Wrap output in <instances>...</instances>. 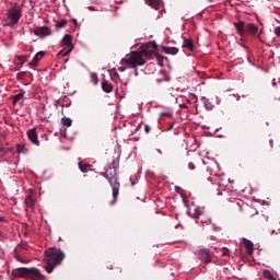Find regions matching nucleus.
<instances>
[{"mask_svg": "<svg viewBox=\"0 0 280 280\" xmlns=\"http://www.w3.org/2000/svg\"><path fill=\"white\" fill-rule=\"evenodd\" d=\"M273 33L276 34V36H280V26L276 27Z\"/></svg>", "mask_w": 280, "mask_h": 280, "instance_id": "473e14b6", "label": "nucleus"}, {"mask_svg": "<svg viewBox=\"0 0 280 280\" xmlns=\"http://www.w3.org/2000/svg\"><path fill=\"white\" fill-rule=\"evenodd\" d=\"M26 279V280H45V276L40 273L38 268H18L11 272V279Z\"/></svg>", "mask_w": 280, "mask_h": 280, "instance_id": "20e7f679", "label": "nucleus"}, {"mask_svg": "<svg viewBox=\"0 0 280 280\" xmlns=\"http://www.w3.org/2000/svg\"><path fill=\"white\" fill-rule=\"evenodd\" d=\"M152 60V58H158L159 65L163 62V56L159 55V52L150 49V45H143L141 50L131 51L126 58L120 60V65H129L131 69H137V67H143L145 65V59Z\"/></svg>", "mask_w": 280, "mask_h": 280, "instance_id": "f257e3e1", "label": "nucleus"}, {"mask_svg": "<svg viewBox=\"0 0 280 280\" xmlns=\"http://www.w3.org/2000/svg\"><path fill=\"white\" fill-rule=\"evenodd\" d=\"M150 130H151V128L149 127V125H145V126H144V131H145V132H150Z\"/></svg>", "mask_w": 280, "mask_h": 280, "instance_id": "f704fd0d", "label": "nucleus"}, {"mask_svg": "<svg viewBox=\"0 0 280 280\" xmlns=\"http://www.w3.org/2000/svg\"><path fill=\"white\" fill-rule=\"evenodd\" d=\"M145 3L154 8V10H161V0H147Z\"/></svg>", "mask_w": 280, "mask_h": 280, "instance_id": "2eb2a0df", "label": "nucleus"}, {"mask_svg": "<svg viewBox=\"0 0 280 280\" xmlns=\"http://www.w3.org/2000/svg\"><path fill=\"white\" fill-rule=\"evenodd\" d=\"M73 37H71V35L69 34H66L61 42H60V46L61 47H66L63 48L60 52H59V56H69V54H71V51H73Z\"/></svg>", "mask_w": 280, "mask_h": 280, "instance_id": "0eeeda50", "label": "nucleus"}, {"mask_svg": "<svg viewBox=\"0 0 280 280\" xmlns=\"http://www.w3.org/2000/svg\"><path fill=\"white\" fill-rule=\"evenodd\" d=\"M162 81H163V80H161V79H158V80H156V82H158L159 84H161Z\"/></svg>", "mask_w": 280, "mask_h": 280, "instance_id": "ea45409f", "label": "nucleus"}, {"mask_svg": "<svg viewBox=\"0 0 280 280\" xmlns=\"http://www.w3.org/2000/svg\"><path fill=\"white\" fill-rule=\"evenodd\" d=\"M102 89L105 93H112L113 92V84H110L108 81L104 80L102 82Z\"/></svg>", "mask_w": 280, "mask_h": 280, "instance_id": "a211bd4d", "label": "nucleus"}, {"mask_svg": "<svg viewBox=\"0 0 280 280\" xmlns=\"http://www.w3.org/2000/svg\"><path fill=\"white\" fill-rule=\"evenodd\" d=\"M61 124H62L63 126H67V127L69 128V127H71V125L73 124V120H71V118L63 117V118L61 119Z\"/></svg>", "mask_w": 280, "mask_h": 280, "instance_id": "bb28decb", "label": "nucleus"}, {"mask_svg": "<svg viewBox=\"0 0 280 280\" xmlns=\"http://www.w3.org/2000/svg\"><path fill=\"white\" fill-rule=\"evenodd\" d=\"M16 152L19 154H27L28 150L25 148V144H16Z\"/></svg>", "mask_w": 280, "mask_h": 280, "instance_id": "b1692460", "label": "nucleus"}, {"mask_svg": "<svg viewBox=\"0 0 280 280\" xmlns=\"http://www.w3.org/2000/svg\"><path fill=\"white\" fill-rule=\"evenodd\" d=\"M118 71H120L121 73H124V71H126V67H119Z\"/></svg>", "mask_w": 280, "mask_h": 280, "instance_id": "c9c22d12", "label": "nucleus"}, {"mask_svg": "<svg viewBox=\"0 0 280 280\" xmlns=\"http://www.w3.org/2000/svg\"><path fill=\"white\" fill-rule=\"evenodd\" d=\"M25 75H27L26 71L19 72L16 74V80H23V78H25Z\"/></svg>", "mask_w": 280, "mask_h": 280, "instance_id": "c85d7f7f", "label": "nucleus"}, {"mask_svg": "<svg viewBox=\"0 0 280 280\" xmlns=\"http://www.w3.org/2000/svg\"><path fill=\"white\" fill-rule=\"evenodd\" d=\"M0 152L5 153V152H8V150L3 147H0Z\"/></svg>", "mask_w": 280, "mask_h": 280, "instance_id": "e433bc0d", "label": "nucleus"}, {"mask_svg": "<svg viewBox=\"0 0 280 280\" xmlns=\"http://www.w3.org/2000/svg\"><path fill=\"white\" fill-rule=\"evenodd\" d=\"M78 165H79V170L82 172V174H86V172H89V167H91V164H89V163L79 162Z\"/></svg>", "mask_w": 280, "mask_h": 280, "instance_id": "4be33fe9", "label": "nucleus"}, {"mask_svg": "<svg viewBox=\"0 0 280 280\" xmlns=\"http://www.w3.org/2000/svg\"><path fill=\"white\" fill-rule=\"evenodd\" d=\"M25 205L26 209H30L31 211H34V207L36 205V197L34 196V192L31 191L26 197H25Z\"/></svg>", "mask_w": 280, "mask_h": 280, "instance_id": "9b49d317", "label": "nucleus"}, {"mask_svg": "<svg viewBox=\"0 0 280 280\" xmlns=\"http://www.w3.org/2000/svg\"><path fill=\"white\" fill-rule=\"evenodd\" d=\"M163 51H164V54H167L170 56H176V54H178V48L177 47H164Z\"/></svg>", "mask_w": 280, "mask_h": 280, "instance_id": "f3484780", "label": "nucleus"}, {"mask_svg": "<svg viewBox=\"0 0 280 280\" xmlns=\"http://www.w3.org/2000/svg\"><path fill=\"white\" fill-rule=\"evenodd\" d=\"M272 84H273V86H277V82L275 79L272 80Z\"/></svg>", "mask_w": 280, "mask_h": 280, "instance_id": "58836bf2", "label": "nucleus"}, {"mask_svg": "<svg viewBox=\"0 0 280 280\" xmlns=\"http://www.w3.org/2000/svg\"><path fill=\"white\" fill-rule=\"evenodd\" d=\"M153 49H156V45H152Z\"/></svg>", "mask_w": 280, "mask_h": 280, "instance_id": "37998d69", "label": "nucleus"}, {"mask_svg": "<svg viewBox=\"0 0 280 280\" xmlns=\"http://www.w3.org/2000/svg\"><path fill=\"white\" fill-rule=\"evenodd\" d=\"M218 196H222V192H221V191H219V192H218Z\"/></svg>", "mask_w": 280, "mask_h": 280, "instance_id": "c03bdc74", "label": "nucleus"}, {"mask_svg": "<svg viewBox=\"0 0 280 280\" xmlns=\"http://www.w3.org/2000/svg\"><path fill=\"white\" fill-rule=\"evenodd\" d=\"M25 62H27V57L26 56H16L14 59V65H20L21 67H23V65H25Z\"/></svg>", "mask_w": 280, "mask_h": 280, "instance_id": "6ab92c4d", "label": "nucleus"}, {"mask_svg": "<svg viewBox=\"0 0 280 280\" xmlns=\"http://www.w3.org/2000/svg\"><path fill=\"white\" fill-rule=\"evenodd\" d=\"M195 255H197V257L200 259V261H203V264H211L212 261L211 252H209L207 248L199 249L195 253Z\"/></svg>", "mask_w": 280, "mask_h": 280, "instance_id": "6e6552de", "label": "nucleus"}, {"mask_svg": "<svg viewBox=\"0 0 280 280\" xmlns=\"http://www.w3.org/2000/svg\"><path fill=\"white\" fill-rule=\"evenodd\" d=\"M88 10H90V12H95V7H89Z\"/></svg>", "mask_w": 280, "mask_h": 280, "instance_id": "4c0bfd02", "label": "nucleus"}, {"mask_svg": "<svg viewBox=\"0 0 280 280\" xmlns=\"http://www.w3.org/2000/svg\"><path fill=\"white\" fill-rule=\"evenodd\" d=\"M23 16V7L19 3H13L7 11V19L9 23L8 27H14V25L19 24L21 18Z\"/></svg>", "mask_w": 280, "mask_h": 280, "instance_id": "39448f33", "label": "nucleus"}, {"mask_svg": "<svg viewBox=\"0 0 280 280\" xmlns=\"http://www.w3.org/2000/svg\"><path fill=\"white\" fill-rule=\"evenodd\" d=\"M0 221H3V218H0Z\"/></svg>", "mask_w": 280, "mask_h": 280, "instance_id": "a18cd8bd", "label": "nucleus"}, {"mask_svg": "<svg viewBox=\"0 0 280 280\" xmlns=\"http://www.w3.org/2000/svg\"><path fill=\"white\" fill-rule=\"evenodd\" d=\"M21 245H18L14 249V255H15V259H18V261H21L22 264H25V260H23V257L21 256Z\"/></svg>", "mask_w": 280, "mask_h": 280, "instance_id": "412c9836", "label": "nucleus"}, {"mask_svg": "<svg viewBox=\"0 0 280 280\" xmlns=\"http://www.w3.org/2000/svg\"><path fill=\"white\" fill-rule=\"evenodd\" d=\"M135 75H139V72L136 70Z\"/></svg>", "mask_w": 280, "mask_h": 280, "instance_id": "79ce46f5", "label": "nucleus"}, {"mask_svg": "<svg viewBox=\"0 0 280 280\" xmlns=\"http://www.w3.org/2000/svg\"><path fill=\"white\" fill-rule=\"evenodd\" d=\"M183 38H184V43L182 45L183 49H188L189 51H195L196 46L194 45V42L186 37H183Z\"/></svg>", "mask_w": 280, "mask_h": 280, "instance_id": "ddd939ff", "label": "nucleus"}, {"mask_svg": "<svg viewBox=\"0 0 280 280\" xmlns=\"http://www.w3.org/2000/svg\"><path fill=\"white\" fill-rule=\"evenodd\" d=\"M233 25L236 30V34H238L241 38H244V34H246V32H248V34H252V36H257V33L259 32V27L254 23L246 24L243 21H240L234 22Z\"/></svg>", "mask_w": 280, "mask_h": 280, "instance_id": "423d86ee", "label": "nucleus"}, {"mask_svg": "<svg viewBox=\"0 0 280 280\" xmlns=\"http://www.w3.org/2000/svg\"><path fill=\"white\" fill-rule=\"evenodd\" d=\"M67 20H60L59 22L56 23L55 27L56 30H62V27H67Z\"/></svg>", "mask_w": 280, "mask_h": 280, "instance_id": "a878e982", "label": "nucleus"}, {"mask_svg": "<svg viewBox=\"0 0 280 280\" xmlns=\"http://www.w3.org/2000/svg\"><path fill=\"white\" fill-rule=\"evenodd\" d=\"M74 25H78V20H73Z\"/></svg>", "mask_w": 280, "mask_h": 280, "instance_id": "a19ab883", "label": "nucleus"}, {"mask_svg": "<svg viewBox=\"0 0 280 280\" xmlns=\"http://www.w3.org/2000/svg\"><path fill=\"white\" fill-rule=\"evenodd\" d=\"M23 97H25V92H20L19 94L13 96V104H19V102H21V100H23Z\"/></svg>", "mask_w": 280, "mask_h": 280, "instance_id": "393cba45", "label": "nucleus"}, {"mask_svg": "<svg viewBox=\"0 0 280 280\" xmlns=\"http://www.w3.org/2000/svg\"><path fill=\"white\" fill-rule=\"evenodd\" d=\"M117 170H119V156L114 159L113 162L105 166V172L101 174L108 180L112 189H113V201L112 205L117 202V198H119V179L117 178Z\"/></svg>", "mask_w": 280, "mask_h": 280, "instance_id": "f03ea898", "label": "nucleus"}, {"mask_svg": "<svg viewBox=\"0 0 280 280\" xmlns=\"http://www.w3.org/2000/svg\"><path fill=\"white\" fill-rule=\"evenodd\" d=\"M109 75H110V80H113V82H116L119 80V73L117 72L116 69L109 70Z\"/></svg>", "mask_w": 280, "mask_h": 280, "instance_id": "5701e85b", "label": "nucleus"}, {"mask_svg": "<svg viewBox=\"0 0 280 280\" xmlns=\"http://www.w3.org/2000/svg\"><path fill=\"white\" fill-rule=\"evenodd\" d=\"M262 277L264 279H267V280H277V277H275V275H272V272L268 269H265L262 271Z\"/></svg>", "mask_w": 280, "mask_h": 280, "instance_id": "aec40b11", "label": "nucleus"}, {"mask_svg": "<svg viewBox=\"0 0 280 280\" xmlns=\"http://www.w3.org/2000/svg\"><path fill=\"white\" fill-rule=\"evenodd\" d=\"M27 138L30 141L33 142L34 145H40V141L38 140V132L36 131V128L30 129L27 132Z\"/></svg>", "mask_w": 280, "mask_h": 280, "instance_id": "9d476101", "label": "nucleus"}, {"mask_svg": "<svg viewBox=\"0 0 280 280\" xmlns=\"http://www.w3.org/2000/svg\"><path fill=\"white\" fill-rule=\"evenodd\" d=\"M190 218H194L195 220H198L201 215H202V210L200 209V207H196L194 209V212H188Z\"/></svg>", "mask_w": 280, "mask_h": 280, "instance_id": "dca6fc26", "label": "nucleus"}, {"mask_svg": "<svg viewBox=\"0 0 280 280\" xmlns=\"http://www.w3.org/2000/svg\"><path fill=\"white\" fill-rule=\"evenodd\" d=\"M19 246H21V250H26L27 243H21V244H19Z\"/></svg>", "mask_w": 280, "mask_h": 280, "instance_id": "2f4dec72", "label": "nucleus"}, {"mask_svg": "<svg viewBox=\"0 0 280 280\" xmlns=\"http://www.w3.org/2000/svg\"><path fill=\"white\" fill-rule=\"evenodd\" d=\"M91 82H93V84H97L98 82L97 73L95 72L91 73Z\"/></svg>", "mask_w": 280, "mask_h": 280, "instance_id": "cd10ccee", "label": "nucleus"}, {"mask_svg": "<svg viewBox=\"0 0 280 280\" xmlns=\"http://www.w3.org/2000/svg\"><path fill=\"white\" fill-rule=\"evenodd\" d=\"M45 270L48 272V275H51L54 272L56 266H60L65 259V253L61 252V249L56 247H50L45 250Z\"/></svg>", "mask_w": 280, "mask_h": 280, "instance_id": "7ed1b4c3", "label": "nucleus"}, {"mask_svg": "<svg viewBox=\"0 0 280 280\" xmlns=\"http://www.w3.org/2000/svg\"><path fill=\"white\" fill-rule=\"evenodd\" d=\"M43 58H45V51L37 52L32 59V61L28 63L30 67H38V62H40Z\"/></svg>", "mask_w": 280, "mask_h": 280, "instance_id": "f8f14e48", "label": "nucleus"}, {"mask_svg": "<svg viewBox=\"0 0 280 280\" xmlns=\"http://www.w3.org/2000/svg\"><path fill=\"white\" fill-rule=\"evenodd\" d=\"M229 253H230V250H229V248H226V247H223V248L221 249V255H222V257L229 256Z\"/></svg>", "mask_w": 280, "mask_h": 280, "instance_id": "c756f323", "label": "nucleus"}, {"mask_svg": "<svg viewBox=\"0 0 280 280\" xmlns=\"http://www.w3.org/2000/svg\"><path fill=\"white\" fill-rule=\"evenodd\" d=\"M188 167H189V170H196V164L190 162L188 164Z\"/></svg>", "mask_w": 280, "mask_h": 280, "instance_id": "72a5a7b5", "label": "nucleus"}, {"mask_svg": "<svg viewBox=\"0 0 280 280\" xmlns=\"http://www.w3.org/2000/svg\"><path fill=\"white\" fill-rule=\"evenodd\" d=\"M160 117H172V113L171 112H162L160 114Z\"/></svg>", "mask_w": 280, "mask_h": 280, "instance_id": "7c9ffc66", "label": "nucleus"}, {"mask_svg": "<svg viewBox=\"0 0 280 280\" xmlns=\"http://www.w3.org/2000/svg\"><path fill=\"white\" fill-rule=\"evenodd\" d=\"M243 244L246 248L247 255H253V247H254L253 242H250L249 240L243 238Z\"/></svg>", "mask_w": 280, "mask_h": 280, "instance_id": "4468645a", "label": "nucleus"}, {"mask_svg": "<svg viewBox=\"0 0 280 280\" xmlns=\"http://www.w3.org/2000/svg\"><path fill=\"white\" fill-rule=\"evenodd\" d=\"M33 34L39 38H47V36H51V28L48 26H39L33 31Z\"/></svg>", "mask_w": 280, "mask_h": 280, "instance_id": "1a4fd4ad", "label": "nucleus"}]
</instances>
